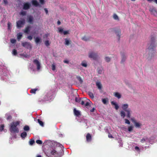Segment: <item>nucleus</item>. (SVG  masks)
<instances>
[{
    "label": "nucleus",
    "instance_id": "1",
    "mask_svg": "<svg viewBox=\"0 0 157 157\" xmlns=\"http://www.w3.org/2000/svg\"><path fill=\"white\" fill-rule=\"evenodd\" d=\"M148 45L149 56L148 58L149 59H151L154 56L155 52V48L156 44L155 43V38L154 36L151 37L150 42Z\"/></svg>",
    "mask_w": 157,
    "mask_h": 157
},
{
    "label": "nucleus",
    "instance_id": "2",
    "mask_svg": "<svg viewBox=\"0 0 157 157\" xmlns=\"http://www.w3.org/2000/svg\"><path fill=\"white\" fill-rule=\"evenodd\" d=\"M19 122L18 121L12 122L11 124L10 128V131L11 132L18 133L19 129L17 126L19 124Z\"/></svg>",
    "mask_w": 157,
    "mask_h": 157
},
{
    "label": "nucleus",
    "instance_id": "3",
    "mask_svg": "<svg viewBox=\"0 0 157 157\" xmlns=\"http://www.w3.org/2000/svg\"><path fill=\"white\" fill-rule=\"evenodd\" d=\"M46 155L49 157H60L59 153L55 149L51 150L50 152H47Z\"/></svg>",
    "mask_w": 157,
    "mask_h": 157
},
{
    "label": "nucleus",
    "instance_id": "4",
    "mask_svg": "<svg viewBox=\"0 0 157 157\" xmlns=\"http://www.w3.org/2000/svg\"><path fill=\"white\" fill-rule=\"evenodd\" d=\"M122 108L127 113V117L128 118H130L131 117L130 112L131 110L130 109H127L128 107V104H124L122 105Z\"/></svg>",
    "mask_w": 157,
    "mask_h": 157
},
{
    "label": "nucleus",
    "instance_id": "5",
    "mask_svg": "<svg viewBox=\"0 0 157 157\" xmlns=\"http://www.w3.org/2000/svg\"><path fill=\"white\" fill-rule=\"evenodd\" d=\"M91 102L90 100L85 98L82 99L81 103L82 105H84L86 108L90 105Z\"/></svg>",
    "mask_w": 157,
    "mask_h": 157
},
{
    "label": "nucleus",
    "instance_id": "6",
    "mask_svg": "<svg viewBox=\"0 0 157 157\" xmlns=\"http://www.w3.org/2000/svg\"><path fill=\"white\" fill-rule=\"evenodd\" d=\"M89 57L90 58H93L94 60H96L97 59L98 55L97 53L92 52L89 53Z\"/></svg>",
    "mask_w": 157,
    "mask_h": 157
},
{
    "label": "nucleus",
    "instance_id": "7",
    "mask_svg": "<svg viewBox=\"0 0 157 157\" xmlns=\"http://www.w3.org/2000/svg\"><path fill=\"white\" fill-rule=\"evenodd\" d=\"M58 32L60 34H62L63 33L64 35H66L69 33V31H63V29L60 27L58 28Z\"/></svg>",
    "mask_w": 157,
    "mask_h": 157
},
{
    "label": "nucleus",
    "instance_id": "8",
    "mask_svg": "<svg viewBox=\"0 0 157 157\" xmlns=\"http://www.w3.org/2000/svg\"><path fill=\"white\" fill-rule=\"evenodd\" d=\"M22 46L27 49L31 48L32 46L30 43L29 42H25L22 43Z\"/></svg>",
    "mask_w": 157,
    "mask_h": 157
},
{
    "label": "nucleus",
    "instance_id": "9",
    "mask_svg": "<svg viewBox=\"0 0 157 157\" xmlns=\"http://www.w3.org/2000/svg\"><path fill=\"white\" fill-rule=\"evenodd\" d=\"M25 20L23 19L22 20H19L17 22V25L18 28H20L22 27L25 23Z\"/></svg>",
    "mask_w": 157,
    "mask_h": 157
},
{
    "label": "nucleus",
    "instance_id": "10",
    "mask_svg": "<svg viewBox=\"0 0 157 157\" xmlns=\"http://www.w3.org/2000/svg\"><path fill=\"white\" fill-rule=\"evenodd\" d=\"M33 62L36 65L37 70H40V63L39 61L37 59H36L34 60Z\"/></svg>",
    "mask_w": 157,
    "mask_h": 157
},
{
    "label": "nucleus",
    "instance_id": "11",
    "mask_svg": "<svg viewBox=\"0 0 157 157\" xmlns=\"http://www.w3.org/2000/svg\"><path fill=\"white\" fill-rule=\"evenodd\" d=\"M33 62L36 65L37 70H40V63L39 61L37 59H36L34 60Z\"/></svg>",
    "mask_w": 157,
    "mask_h": 157
},
{
    "label": "nucleus",
    "instance_id": "12",
    "mask_svg": "<svg viewBox=\"0 0 157 157\" xmlns=\"http://www.w3.org/2000/svg\"><path fill=\"white\" fill-rule=\"evenodd\" d=\"M30 6V4L29 2L25 3L23 5V9L27 10L29 9Z\"/></svg>",
    "mask_w": 157,
    "mask_h": 157
},
{
    "label": "nucleus",
    "instance_id": "13",
    "mask_svg": "<svg viewBox=\"0 0 157 157\" xmlns=\"http://www.w3.org/2000/svg\"><path fill=\"white\" fill-rule=\"evenodd\" d=\"M86 140L87 142H91L92 137V136L89 133H88L86 136Z\"/></svg>",
    "mask_w": 157,
    "mask_h": 157
},
{
    "label": "nucleus",
    "instance_id": "14",
    "mask_svg": "<svg viewBox=\"0 0 157 157\" xmlns=\"http://www.w3.org/2000/svg\"><path fill=\"white\" fill-rule=\"evenodd\" d=\"M73 112L74 115L77 117H79L81 115L80 112L79 111L77 110L76 108L74 109Z\"/></svg>",
    "mask_w": 157,
    "mask_h": 157
},
{
    "label": "nucleus",
    "instance_id": "15",
    "mask_svg": "<svg viewBox=\"0 0 157 157\" xmlns=\"http://www.w3.org/2000/svg\"><path fill=\"white\" fill-rule=\"evenodd\" d=\"M115 32L117 35L118 37V40H119L121 36V30L120 29H117L115 30Z\"/></svg>",
    "mask_w": 157,
    "mask_h": 157
},
{
    "label": "nucleus",
    "instance_id": "16",
    "mask_svg": "<svg viewBox=\"0 0 157 157\" xmlns=\"http://www.w3.org/2000/svg\"><path fill=\"white\" fill-rule=\"evenodd\" d=\"M33 18L32 16H30L28 18V21L30 24H33Z\"/></svg>",
    "mask_w": 157,
    "mask_h": 157
},
{
    "label": "nucleus",
    "instance_id": "17",
    "mask_svg": "<svg viewBox=\"0 0 157 157\" xmlns=\"http://www.w3.org/2000/svg\"><path fill=\"white\" fill-rule=\"evenodd\" d=\"M32 3L33 5L37 7L39 6V4L36 0H32Z\"/></svg>",
    "mask_w": 157,
    "mask_h": 157
},
{
    "label": "nucleus",
    "instance_id": "18",
    "mask_svg": "<svg viewBox=\"0 0 157 157\" xmlns=\"http://www.w3.org/2000/svg\"><path fill=\"white\" fill-rule=\"evenodd\" d=\"M71 40L67 38H66L65 39V44L68 46L70 44H71Z\"/></svg>",
    "mask_w": 157,
    "mask_h": 157
},
{
    "label": "nucleus",
    "instance_id": "19",
    "mask_svg": "<svg viewBox=\"0 0 157 157\" xmlns=\"http://www.w3.org/2000/svg\"><path fill=\"white\" fill-rule=\"evenodd\" d=\"M35 41L37 44L41 43L42 42L40 38L38 37H36L35 38Z\"/></svg>",
    "mask_w": 157,
    "mask_h": 157
},
{
    "label": "nucleus",
    "instance_id": "20",
    "mask_svg": "<svg viewBox=\"0 0 157 157\" xmlns=\"http://www.w3.org/2000/svg\"><path fill=\"white\" fill-rule=\"evenodd\" d=\"M90 37L89 36H84L82 38V40L84 41H89Z\"/></svg>",
    "mask_w": 157,
    "mask_h": 157
},
{
    "label": "nucleus",
    "instance_id": "21",
    "mask_svg": "<svg viewBox=\"0 0 157 157\" xmlns=\"http://www.w3.org/2000/svg\"><path fill=\"white\" fill-rule=\"evenodd\" d=\"M96 86H97L99 89L101 90V89L102 86L101 83L100 82H96Z\"/></svg>",
    "mask_w": 157,
    "mask_h": 157
},
{
    "label": "nucleus",
    "instance_id": "22",
    "mask_svg": "<svg viewBox=\"0 0 157 157\" xmlns=\"http://www.w3.org/2000/svg\"><path fill=\"white\" fill-rule=\"evenodd\" d=\"M122 56V60L121 61V63H123L125 61L126 59V56L125 55V54L124 53L121 54Z\"/></svg>",
    "mask_w": 157,
    "mask_h": 157
},
{
    "label": "nucleus",
    "instance_id": "23",
    "mask_svg": "<svg viewBox=\"0 0 157 157\" xmlns=\"http://www.w3.org/2000/svg\"><path fill=\"white\" fill-rule=\"evenodd\" d=\"M27 136V133L25 132H23L21 134V136L22 138L24 139L25 137H26Z\"/></svg>",
    "mask_w": 157,
    "mask_h": 157
},
{
    "label": "nucleus",
    "instance_id": "24",
    "mask_svg": "<svg viewBox=\"0 0 157 157\" xmlns=\"http://www.w3.org/2000/svg\"><path fill=\"white\" fill-rule=\"evenodd\" d=\"M111 104L112 105H115V109L116 110H117L118 109L119 107L118 106V105L116 102H114L113 101H112V102H111Z\"/></svg>",
    "mask_w": 157,
    "mask_h": 157
},
{
    "label": "nucleus",
    "instance_id": "25",
    "mask_svg": "<svg viewBox=\"0 0 157 157\" xmlns=\"http://www.w3.org/2000/svg\"><path fill=\"white\" fill-rule=\"evenodd\" d=\"M114 96L117 98H118L119 99L121 97V95L118 92H115L114 93Z\"/></svg>",
    "mask_w": 157,
    "mask_h": 157
},
{
    "label": "nucleus",
    "instance_id": "26",
    "mask_svg": "<svg viewBox=\"0 0 157 157\" xmlns=\"http://www.w3.org/2000/svg\"><path fill=\"white\" fill-rule=\"evenodd\" d=\"M30 28V26H27L25 28L24 30V32L26 33H28L30 31L29 29Z\"/></svg>",
    "mask_w": 157,
    "mask_h": 157
},
{
    "label": "nucleus",
    "instance_id": "27",
    "mask_svg": "<svg viewBox=\"0 0 157 157\" xmlns=\"http://www.w3.org/2000/svg\"><path fill=\"white\" fill-rule=\"evenodd\" d=\"M88 94L91 98L93 99L94 98V95L92 92L89 91L88 92Z\"/></svg>",
    "mask_w": 157,
    "mask_h": 157
},
{
    "label": "nucleus",
    "instance_id": "28",
    "mask_svg": "<svg viewBox=\"0 0 157 157\" xmlns=\"http://www.w3.org/2000/svg\"><path fill=\"white\" fill-rule=\"evenodd\" d=\"M76 78L79 81V82L80 83H82L83 82V80L81 78L80 76H77L76 77Z\"/></svg>",
    "mask_w": 157,
    "mask_h": 157
},
{
    "label": "nucleus",
    "instance_id": "29",
    "mask_svg": "<svg viewBox=\"0 0 157 157\" xmlns=\"http://www.w3.org/2000/svg\"><path fill=\"white\" fill-rule=\"evenodd\" d=\"M134 124L135 127L136 128H140L141 125V124H140L139 123L136 122H134Z\"/></svg>",
    "mask_w": 157,
    "mask_h": 157
},
{
    "label": "nucleus",
    "instance_id": "30",
    "mask_svg": "<svg viewBox=\"0 0 157 157\" xmlns=\"http://www.w3.org/2000/svg\"><path fill=\"white\" fill-rule=\"evenodd\" d=\"M120 115L121 117H122L123 118H124L125 116V112L123 111H121L120 113Z\"/></svg>",
    "mask_w": 157,
    "mask_h": 157
},
{
    "label": "nucleus",
    "instance_id": "31",
    "mask_svg": "<svg viewBox=\"0 0 157 157\" xmlns=\"http://www.w3.org/2000/svg\"><path fill=\"white\" fill-rule=\"evenodd\" d=\"M24 130L25 131H29V127L28 125H25L23 128Z\"/></svg>",
    "mask_w": 157,
    "mask_h": 157
},
{
    "label": "nucleus",
    "instance_id": "32",
    "mask_svg": "<svg viewBox=\"0 0 157 157\" xmlns=\"http://www.w3.org/2000/svg\"><path fill=\"white\" fill-rule=\"evenodd\" d=\"M113 17L115 20H119L118 16L115 13L113 14Z\"/></svg>",
    "mask_w": 157,
    "mask_h": 157
},
{
    "label": "nucleus",
    "instance_id": "33",
    "mask_svg": "<svg viewBox=\"0 0 157 157\" xmlns=\"http://www.w3.org/2000/svg\"><path fill=\"white\" fill-rule=\"evenodd\" d=\"M82 98H75V101L76 102L81 103V101L82 100Z\"/></svg>",
    "mask_w": 157,
    "mask_h": 157
},
{
    "label": "nucleus",
    "instance_id": "34",
    "mask_svg": "<svg viewBox=\"0 0 157 157\" xmlns=\"http://www.w3.org/2000/svg\"><path fill=\"white\" fill-rule=\"evenodd\" d=\"M12 54L14 56H16L17 54V52L16 49H13L12 52Z\"/></svg>",
    "mask_w": 157,
    "mask_h": 157
},
{
    "label": "nucleus",
    "instance_id": "35",
    "mask_svg": "<svg viewBox=\"0 0 157 157\" xmlns=\"http://www.w3.org/2000/svg\"><path fill=\"white\" fill-rule=\"evenodd\" d=\"M81 64L82 66L85 67H86L87 66V63L85 61L82 62Z\"/></svg>",
    "mask_w": 157,
    "mask_h": 157
},
{
    "label": "nucleus",
    "instance_id": "36",
    "mask_svg": "<svg viewBox=\"0 0 157 157\" xmlns=\"http://www.w3.org/2000/svg\"><path fill=\"white\" fill-rule=\"evenodd\" d=\"M38 122L40 124V125L43 126H44V123L43 122L41 121L40 119H38Z\"/></svg>",
    "mask_w": 157,
    "mask_h": 157
},
{
    "label": "nucleus",
    "instance_id": "37",
    "mask_svg": "<svg viewBox=\"0 0 157 157\" xmlns=\"http://www.w3.org/2000/svg\"><path fill=\"white\" fill-rule=\"evenodd\" d=\"M37 90V89H31L30 90V93H33V94H35Z\"/></svg>",
    "mask_w": 157,
    "mask_h": 157
},
{
    "label": "nucleus",
    "instance_id": "38",
    "mask_svg": "<svg viewBox=\"0 0 157 157\" xmlns=\"http://www.w3.org/2000/svg\"><path fill=\"white\" fill-rule=\"evenodd\" d=\"M21 56L25 58H29V55L27 54H25L24 53H23L21 54Z\"/></svg>",
    "mask_w": 157,
    "mask_h": 157
},
{
    "label": "nucleus",
    "instance_id": "39",
    "mask_svg": "<svg viewBox=\"0 0 157 157\" xmlns=\"http://www.w3.org/2000/svg\"><path fill=\"white\" fill-rule=\"evenodd\" d=\"M110 58L108 56L106 57L105 58V60L107 62H109L110 61Z\"/></svg>",
    "mask_w": 157,
    "mask_h": 157
},
{
    "label": "nucleus",
    "instance_id": "40",
    "mask_svg": "<svg viewBox=\"0 0 157 157\" xmlns=\"http://www.w3.org/2000/svg\"><path fill=\"white\" fill-rule=\"evenodd\" d=\"M151 12H152V13H156V11L154 8H152L150 10Z\"/></svg>",
    "mask_w": 157,
    "mask_h": 157
},
{
    "label": "nucleus",
    "instance_id": "41",
    "mask_svg": "<svg viewBox=\"0 0 157 157\" xmlns=\"http://www.w3.org/2000/svg\"><path fill=\"white\" fill-rule=\"evenodd\" d=\"M34 143V140L33 139H31L29 141V143L30 145H33Z\"/></svg>",
    "mask_w": 157,
    "mask_h": 157
},
{
    "label": "nucleus",
    "instance_id": "42",
    "mask_svg": "<svg viewBox=\"0 0 157 157\" xmlns=\"http://www.w3.org/2000/svg\"><path fill=\"white\" fill-rule=\"evenodd\" d=\"M44 44L47 46H48L50 45V43H49V41L48 40L45 41Z\"/></svg>",
    "mask_w": 157,
    "mask_h": 157
},
{
    "label": "nucleus",
    "instance_id": "43",
    "mask_svg": "<svg viewBox=\"0 0 157 157\" xmlns=\"http://www.w3.org/2000/svg\"><path fill=\"white\" fill-rule=\"evenodd\" d=\"M36 142L38 144H42V142L40 140H37L36 141Z\"/></svg>",
    "mask_w": 157,
    "mask_h": 157
},
{
    "label": "nucleus",
    "instance_id": "44",
    "mask_svg": "<svg viewBox=\"0 0 157 157\" xmlns=\"http://www.w3.org/2000/svg\"><path fill=\"white\" fill-rule=\"evenodd\" d=\"M16 40L14 39H12L10 40V42L12 44H14L16 42Z\"/></svg>",
    "mask_w": 157,
    "mask_h": 157
},
{
    "label": "nucleus",
    "instance_id": "45",
    "mask_svg": "<svg viewBox=\"0 0 157 157\" xmlns=\"http://www.w3.org/2000/svg\"><path fill=\"white\" fill-rule=\"evenodd\" d=\"M133 126H130L128 127V130L129 132H131L133 130Z\"/></svg>",
    "mask_w": 157,
    "mask_h": 157
},
{
    "label": "nucleus",
    "instance_id": "46",
    "mask_svg": "<svg viewBox=\"0 0 157 157\" xmlns=\"http://www.w3.org/2000/svg\"><path fill=\"white\" fill-rule=\"evenodd\" d=\"M22 36V35L20 34H19L17 36V38L18 40L20 39Z\"/></svg>",
    "mask_w": 157,
    "mask_h": 157
},
{
    "label": "nucleus",
    "instance_id": "47",
    "mask_svg": "<svg viewBox=\"0 0 157 157\" xmlns=\"http://www.w3.org/2000/svg\"><path fill=\"white\" fill-rule=\"evenodd\" d=\"M4 125L3 124H2L0 126V131H2L4 129Z\"/></svg>",
    "mask_w": 157,
    "mask_h": 157
},
{
    "label": "nucleus",
    "instance_id": "48",
    "mask_svg": "<svg viewBox=\"0 0 157 157\" xmlns=\"http://www.w3.org/2000/svg\"><path fill=\"white\" fill-rule=\"evenodd\" d=\"M97 70L99 74H101L102 73V70L101 69L98 68L97 69Z\"/></svg>",
    "mask_w": 157,
    "mask_h": 157
},
{
    "label": "nucleus",
    "instance_id": "49",
    "mask_svg": "<svg viewBox=\"0 0 157 157\" xmlns=\"http://www.w3.org/2000/svg\"><path fill=\"white\" fill-rule=\"evenodd\" d=\"M52 70L53 71H55L56 70V66L55 65L53 64H52Z\"/></svg>",
    "mask_w": 157,
    "mask_h": 157
},
{
    "label": "nucleus",
    "instance_id": "50",
    "mask_svg": "<svg viewBox=\"0 0 157 157\" xmlns=\"http://www.w3.org/2000/svg\"><path fill=\"white\" fill-rule=\"evenodd\" d=\"M20 14L24 16L26 15V12L25 11H22L21 12Z\"/></svg>",
    "mask_w": 157,
    "mask_h": 157
},
{
    "label": "nucleus",
    "instance_id": "51",
    "mask_svg": "<svg viewBox=\"0 0 157 157\" xmlns=\"http://www.w3.org/2000/svg\"><path fill=\"white\" fill-rule=\"evenodd\" d=\"M125 123L128 124H130V122L127 119H125Z\"/></svg>",
    "mask_w": 157,
    "mask_h": 157
},
{
    "label": "nucleus",
    "instance_id": "52",
    "mask_svg": "<svg viewBox=\"0 0 157 157\" xmlns=\"http://www.w3.org/2000/svg\"><path fill=\"white\" fill-rule=\"evenodd\" d=\"M108 137L110 138H113V136H112V135L109 133L108 134Z\"/></svg>",
    "mask_w": 157,
    "mask_h": 157
},
{
    "label": "nucleus",
    "instance_id": "53",
    "mask_svg": "<svg viewBox=\"0 0 157 157\" xmlns=\"http://www.w3.org/2000/svg\"><path fill=\"white\" fill-rule=\"evenodd\" d=\"M27 38L30 40H31L33 39V37L31 36H29L27 37Z\"/></svg>",
    "mask_w": 157,
    "mask_h": 157
},
{
    "label": "nucleus",
    "instance_id": "54",
    "mask_svg": "<svg viewBox=\"0 0 157 157\" xmlns=\"http://www.w3.org/2000/svg\"><path fill=\"white\" fill-rule=\"evenodd\" d=\"M39 0L40 1V3L41 4H44V0Z\"/></svg>",
    "mask_w": 157,
    "mask_h": 157
},
{
    "label": "nucleus",
    "instance_id": "55",
    "mask_svg": "<svg viewBox=\"0 0 157 157\" xmlns=\"http://www.w3.org/2000/svg\"><path fill=\"white\" fill-rule=\"evenodd\" d=\"M44 11H45L46 13L47 14L48 13V10L46 8H44Z\"/></svg>",
    "mask_w": 157,
    "mask_h": 157
},
{
    "label": "nucleus",
    "instance_id": "56",
    "mask_svg": "<svg viewBox=\"0 0 157 157\" xmlns=\"http://www.w3.org/2000/svg\"><path fill=\"white\" fill-rule=\"evenodd\" d=\"M11 119H12V117L10 115H9V116H8L7 118V120H10Z\"/></svg>",
    "mask_w": 157,
    "mask_h": 157
},
{
    "label": "nucleus",
    "instance_id": "57",
    "mask_svg": "<svg viewBox=\"0 0 157 157\" xmlns=\"http://www.w3.org/2000/svg\"><path fill=\"white\" fill-rule=\"evenodd\" d=\"M102 102L104 104H105L106 102V100L105 99H103L102 100Z\"/></svg>",
    "mask_w": 157,
    "mask_h": 157
},
{
    "label": "nucleus",
    "instance_id": "58",
    "mask_svg": "<svg viewBox=\"0 0 157 157\" xmlns=\"http://www.w3.org/2000/svg\"><path fill=\"white\" fill-rule=\"evenodd\" d=\"M145 141H146L145 139L144 138H143L141 140L140 142L141 143H144V142H145Z\"/></svg>",
    "mask_w": 157,
    "mask_h": 157
},
{
    "label": "nucleus",
    "instance_id": "59",
    "mask_svg": "<svg viewBox=\"0 0 157 157\" xmlns=\"http://www.w3.org/2000/svg\"><path fill=\"white\" fill-rule=\"evenodd\" d=\"M63 62L65 63L68 64L69 63V61L67 60H64L63 61Z\"/></svg>",
    "mask_w": 157,
    "mask_h": 157
},
{
    "label": "nucleus",
    "instance_id": "60",
    "mask_svg": "<svg viewBox=\"0 0 157 157\" xmlns=\"http://www.w3.org/2000/svg\"><path fill=\"white\" fill-rule=\"evenodd\" d=\"M95 109L94 108H93L92 109H91L90 110V111L91 112H93L94 111V110Z\"/></svg>",
    "mask_w": 157,
    "mask_h": 157
},
{
    "label": "nucleus",
    "instance_id": "61",
    "mask_svg": "<svg viewBox=\"0 0 157 157\" xmlns=\"http://www.w3.org/2000/svg\"><path fill=\"white\" fill-rule=\"evenodd\" d=\"M3 1L5 4H7L8 3V2L7 0H3Z\"/></svg>",
    "mask_w": 157,
    "mask_h": 157
},
{
    "label": "nucleus",
    "instance_id": "62",
    "mask_svg": "<svg viewBox=\"0 0 157 157\" xmlns=\"http://www.w3.org/2000/svg\"><path fill=\"white\" fill-rule=\"evenodd\" d=\"M135 149L136 150H140L139 147L137 146H136L135 147Z\"/></svg>",
    "mask_w": 157,
    "mask_h": 157
},
{
    "label": "nucleus",
    "instance_id": "63",
    "mask_svg": "<svg viewBox=\"0 0 157 157\" xmlns=\"http://www.w3.org/2000/svg\"><path fill=\"white\" fill-rule=\"evenodd\" d=\"M61 24V22L59 21H58L57 22V24L58 25H60Z\"/></svg>",
    "mask_w": 157,
    "mask_h": 157
},
{
    "label": "nucleus",
    "instance_id": "64",
    "mask_svg": "<svg viewBox=\"0 0 157 157\" xmlns=\"http://www.w3.org/2000/svg\"><path fill=\"white\" fill-rule=\"evenodd\" d=\"M36 157H41V155H38Z\"/></svg>",
    "mask_w": 157,
    "mask_h": 157
}]
</instances>
